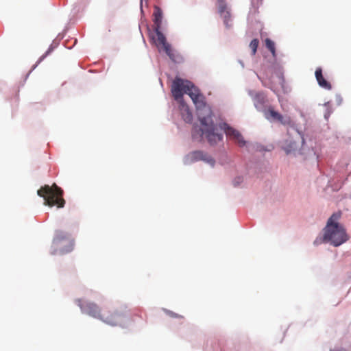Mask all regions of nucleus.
<instances>
[{
	"mask_svg": "<svg viewBox=\"0 0 351 351\" xmlns=\"http://www.w3.org/2000/svg\"><path fill=\"white\" fill-rule=\"evenodd\" d=\"M171 93L175 99L179 102V110L186 123L192 121L193 114L183 100V95H189L196 106L200 125L193 127L192 131L193 139L202 141L205 137L210 145L221 141L222 135L218 133L217 128L213 123L210 107L204 102V97L192 82L176 77L172 83Z\"/></svg>",
	"mask_w": 351,
	"mask_h": 351,
	"instance_id": "nucleus-1",
	"label": "nucleus"
},
{
	"mask_svg": "<svg viewBox=\"0 0 351 351\" xmlns=\"http://www.w3.org/2000/svg\"><path fill=\"white\" fill-rule=\"evenodd\" d=\"M76 303L82 313L111 326H123L129 320L128 311L125 306L114 307L109 305L100 309L95 303L84 302L82 299H77Z\"/></svg>",
	"mask_w": 351,
	"mask_h": 351,
	"instance_id": "nucleus-2",
	"label": "nucleus"
},
{
	"mask_svg": "<svg viewBox=\"0 0 351 351\" xmlns=\"http://www.w3.org/2000/svg\"><path fill=\"white\" fill-rule=\"evenodd\" d=\"M340 217V213H334L330 216L324 228L323 238L316 239L314 244L319 245L325 242L330 243L334 246H339L348 240L345 228L338 222Z\"/></svg>",
	"mask_w": 351,
	"mask_h": 351,
	"instance_id": "nucleus-3",
	"label": "nucleus"
},
{
	"mask_svg": "<svg viewBox=\"0 0 351 351\" xmlns=\"http://www.w3.org/2000/svg\"><path fill=\"white\" fill-rule=\"evenodd\" d=\"M38 195L43 197L45 205L50 207L56 206L58 208H63L65 204V200L63 198V191L53 184L51 186L45 185L37 191Z\"/></svg>",
	"mask_w": 351,
	"mask_h": 351,
	"instance_id": "nucleus-4",
	"label": "nucleus"
},
{
	"mask_svg": "<svg viewBox=\"0 0 351 351\" xmlns=\"http://www.w3.org/2000/svg\"><path fill=\"white\" fill-rule=\"evenodd\" d=\"M73 240L71 235L62 230H56L52 242L53 254L59 251L62 254L71 252L73 248Z\"/></svg>",
	"mask_w": 351,
	"mask_h": 351,
	"instance_id": "nucleus-5",
	"label": "nucleus"
},
{
	"mask_svg": "<svg viewBox=\"0 0 351 351\" xmlns=\"http://www.w3.org/2000/svg\"><path fill=\"white\" fill-rule=\"evenodd\" d=\"M154 29L156 34L155 43L158 49L160 51L162 49L173 62H180L182 60V56L167 42L165 36L160 30V28L154 27Z\"/></svg>",
	"mask_w": 351,
	"mask_h": 351,
	"instance_id": "nucleus-6",
	"label": "nucleus"
},
{
	"mask_svg": "<svg viewBox=\"0 0 351 351\" xmlns=\"http://www.w3.org/2000/svg\"><path fill=\"white\" fill-rule=\"evenodd\" d=\"M199 160H202L210 165L211 167H214L215 164L214 158L202 151L191 152L186 157V161L189 163L195 162Z\"/></svg>",
	"mask_w": 351,
	"mask_h": 351,
	"instance_id": "nucleus-7",
	"label": "nucleus"
},
{
	"mask_svg": "<svg viewBox=\"0 0 351 351\" xmlns=\"http://www.w3.org/2000/svg\"><path fill=\"white\" fill-rule=\"evenodd\" d=\"M265 116L267 119L276 120L284 125L289 124L291 122L289 117L284 119L282 115L275 111L272 107H269V108L265 112Z\"/></svg>",
	"mask_w": 351,
	"mask_h": 351,
	"instance_id": "nucleus-8",
	"label": "nucleus"
},
{
	"mask_svg": "<svg viewBox=\"0 0 351 351\" xmlns=\"http://www.w3.org/2000/svg\"><path fill=\"white\" fill-rule=\"evenodd\" d=\"M224 129L226 135L235 139L240 147H244L245 145L246 142L239 131L227 125H225Z\"/></svg>",
	"mask_w": 351,
	"mask_h": 351,
	"instance_id": "nucleus-9",
	"label": "nucleus"
},
{
	"mask_svg": "<svg viewBox=\"0 0 351 351\" xmlns=\"http://www.w3.org/2000/svg\"><path fill=\"white\" fill-rule=\"evenodd\" d=\"M217 5L219 14L221 15V16L223 17L224 23L227 25L228 22L230 19V12L228 10L226 0H217Z\"/></svg>",
	"mask_w": 351,
	"mask_h": 351,
	"instance_id": "nucleus-10",
	"label": "nucleus"
},
{
	"mask_svg": "<svg viewBox=\"0 0 351 351\" xmlns=\"http://www.w3.org/2000/svg\"><path fill=\"white\" fill-rule=\"evenodd\" d=\"M315 77L318 84L326 90H331L332 86L329 82H328L323 76L322 69L319 67L315 70Z\"/></svg>",
	"mask_w": 351,
	"mask_h": 351,
	"instance_id": "nucleus-11",
	"label": "nucleus"
},
{
	"mask_svg": "<svg viewBox=\"0 0 351 351\" xmlns=\"http://www.w3.org/2000/svg\"><path fill=\"white\" fill-rule=\"evenodd\" d=\"M153 16L154 27L160 28L162 24V10L158 6H154Z\"/></svg>",
	"mask_w": 351,
	"mask_h": 351,
	"instance_id": "nucleus-12",
	"label": "nucleus"
},
{
	"mask_svg": "<svg viewBox=\"0 0 351 351\" xmlns=\"http://www.w3.org/2000/svg\"><path fill=\"white\" fill-rule=\"evenodd\" d=\"M265 46L271 51L274 57L276 56V48L275 43L269 38L265 39Z\"/></svg>",
	"mask_w": 351,
	"mask_h": 351,
	"instance_id": "nucleus-13",
	"label": "nucleus"
},
{
	"mask_svg": "<svg viewBox=\"0 0 351 351\" xmlns=\"http://www.w3.org/2000/svg\"><path fill=\"white\" fill-rule=\"evenodd\" d=\"M258 43L259 41L256 38H254L251 41L250 44V47L252 49V55H255V53H256Z\"/></svg>",
	"mask_w": 351,
	"mask_h": 351,
	"instance_id": "nucleus-14",
	"label": "nucleus"
},
{
	"mask_svg": "<svg viewBox=\"0 0 351 351\" xmlns=\"http://www.w3.org/2000/svg\"><path fill=\"white\" fill-rule=\"evenodd\" d=\"M52 51V48H49L47 51L46 53L43 55L38 60V63H40L41 61H43L50 53L51 51Z\"/></svg>",
	"mask_w": 351,
	"mask_h": 351,
	"instance_id": "nucleus-15",
	"label": "nucleus"
},
{
	"mask_svg": "<svg viewBox=\"0 0 351 351\" xmlns=\"http://www.w3.org/2000/svg\"><path fill=\"white\" fill-rule=\"evenodd\" d=\"M39 107H41L43 109H44V106L42 104L34 103L32 104V108L35 110H38Z\"/></svg>",
	"mask_w": 351,
	"mask_h": 351,
	"instance_id": "nucleus-16",
	"label": "nucleus"
},
{
	"mask_svg": "<svg viewBox=\"0 0 351 351\" xmlns=\"http://www.w3.org/2000/svg\"><path fill=\"white\" fill-rule=\"evenodd\" d=\"M169 315L173 317H178V315L176 314L175 313H173V312H170L169 313Z\"/></svg>",
	"mask_w": 351,
	"mask_h": 351,
	"instance_id": "nucleus-17",
	"label": "nucleus"
},
{
	"mask_svg": "<svg viewBox=\"0 0 351 351\" xmlns=\"http://www.w3.org/2000/svg\"><path fill=\"white\" fill-rule=\"evenodd\" d=\"M256 97H257V98L261 97V102H263V101H263V100H264V98H263V97H262V95H260V94L257 95H256Z\"/></svg>",
	"mask_w": 351,
	"mask_h": 351,
	"instance_id": "nucleus-18",
	"label": "nucleus"
},
{
	"mask_svg": "<svg viewBox=\"0 0 351 351\" xmlns=\"http://www.w3.org/2000/svg\"><path fill=\"white\" fill-rule=\"evenodd\" d=\"M287 153H289L291 152V149H286Z\"/></svg>",
	"mask_w": 351,
	"mask_h": 351,
	"instance_id": "nucleus-19",
	"label": "nucleus"
}]
</instances>
